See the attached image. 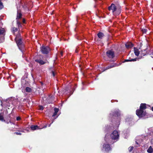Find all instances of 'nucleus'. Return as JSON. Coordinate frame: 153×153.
Instances as JSON below:
<instances>
[{
  "label": "nucleus",
  "instance_id": "obj_1",
  "mask_svg": "<svg viewBox=\"0 0 153 153\" xmlns=\"http://www.w3.org/2000/svg\"><path fill=\"white\" fill-rule=\"evenodd\" d=\"M108 10L111 11L113 14L117 15H119L121 11V7L119 4L115 5L113 3L108 7Z\"/></svg>",
  "mask_w": 153,
  "mask_h": 153
},
{
  "label": "nucleus",
  "instance_id": "obj_36",
  "mask_svg": "<svg viewBox=\"0 0 153 153\" xmlns=\"http://www.w3.org/2000/svg\"><path fill=\"white\" fill-rule=\"evenodd\" d=\"M52 74H53V76H55V74L54 72V71H52Z\"/></svg>",
  "mask_w": 153,
  "mask_h": 153
},
{
  "label": "nucleus",
  "instance_id": "obj_28",
  "mask_svg": "<svg viewBox=\"0 0 153 153\" xmlns=\"http://www.w3.org/2000/svg\"><path fill=\"white\" fill-rule=\"evenodd\" d=\"M133 149V146H131V147H129L128 148V150H129V151L130 152L131 151H132V150Z\"/></svg>",
  "mask_w": 153,
  "mask_h": 153
},
{
  "label": "nucleus",
  "instance_id": "obj_3",
  "mask_svg": "<svg viewBox=\"0 0 153 153\" xmlns=\"http://www.w3.org/2000/svg\"><path fill=\"white\" fill-rule=\"evenodd\" d=\"M146 108V104L145 103L141 104L140 109L136 111V114L139 117H142L144 116L146 114L145 109Z\"/></svg>",
  "mask_w": 153,
  "mask_h": 153
},
{
  "label": "nucleus",
  "instance_id": "obj_19",
  "mask_svg": "<svg viewBox=\"0 0 153 153\" xmlns=\"http://www.w3.org/2000/svg\"><path fill=\"white\" fill-rule=\"evenodd\" d=\"M132 119L131 118H127L126 119V121L128 124H130L131 122L132 121Z\"/></svg>",
  "mask_w": 153,
  "mask_h": 153
},
{
  "label": "nucleus",
  "instance_id": "obj_27",
  "mask_svg": "<svg viewBox=\"0 0 153 153\" xmlns=\"http://www.w3.org/2000/svg\"><path fill=\"white\" fill-rule=\"evenodd\" d=\"M59 109L57 108H55L54 109V111L55 113H57L58 112Z\"/></svg>",
  "mask_w": 153,
  "mask_h": 153
},
{
  "label": "nucleus",
  "instance_id": "obj_50",
  "mask_svg": "<svg viewBox=\"0 0 153 153\" xmlns=\"http://www.w3.org/2000/svg\"><path fill=\"white\" fill-rule=\"evenodd\" d=\"M1 0H0V2H1Z\"/></svg>",
  "mask_w": 153,
  "mask_h": 153
},
{
  "label": "nucleus",
  "instance_id": "obj_15",
  "mask_svg": "<svg viewBox=\"0 0 153 153\" xmlns=\"http://www.w3.org/2000/svg\"><path fill=\"white\" fill-rule=\"evenodd\" d=\"M30 127L31 129L33 131L39 129L38 126H37L32 125Z\"/></svg>",
  "mask_w": 153,
  "mask_h": 153
},
{
  "label": "nucleus",
  "instance_id": "obj_2",
  "mask_svg": "<svg viewBox=\"0 0 153 153\" xmlns=\"http://www.w3.org/2000/svg\"><path fill=\"white\" fill-rule=\"evenodd\" d=\"M120 133L117 131H114L110 134V137L108 138L107 136V139H110V143L111 144H113L115 142L118 140L119 137Z\"/></svg>",
  "mask_w": 153,
  "mask_h": 153
},
{
  "label": "nucleus",
  "instance_id": "obj_23",
  "mask_svg": "<svg viewBox=\"0 0 153 153\" xmlns=\"http://www.w3.org/2000/svg\"><path fill=\"white\" fill-rule=\"evenodd\" d=\"M119 66L118 64H117L116 63H114L113 64V65H112L110 67H115L116 66Z\"/></svg>",
  "mask_w": 153,
  "mask_h": 153
},
{
  "label": "nucleus",
  "instance_id": "obj_16",
  "mask_svg": "<svg viewBox=\"0 0 153 153\" xmlns=\"http://www.w3.org/2000/svg\"><path fill=\"white\" fill-rule=\"evenodd\" d=\"M97 36L100 39H102L104 36V33L102 32H99L97 34Z\"/></svg>",
  "mask_w": 153,
  "mask_h": 153
},
{
  "label": "nucleus",
  "instance_id": "obj_5",
  "mask_svg": "<svg viewBox=\"0 0 153 153\" xmlns=\"http://www.w3.org/2000/svg\"><path fill=\"white\" fill-rule=\"evenodd\" d=\"M110 140L107 139V135H106L105 138V142L102 145V150L103 151L108 152L111 151V148L110 147V144H111L110 143Z\"/></svg>",
  "mask_w": 153,
  "mask_h": 153
},
{
  "label": "nucleus",
  "instance_id": "obj_46",
  "mask_svg": "<svg viewBox=\"0 0 153 153\" xmlns=\"http://www.w3.org/2000/svg\"><path fill=\"white\" fill-rule=\"evenodd\" d=\"M58 116H57L56 117V118H55V119H56V118H57V117Z\"/></svg>",
  "mask_w": 153,
  "mask_h": 153
},
{
  "label": "nucleus",
  "instance_id": "obj_25",
  "mask_svg": "<svg viewBox=\"0 0 153 153\" xmlns=\"http://www.w3.org/2000/svg\"><path fill=\"white\" fill-rule=\"evenodd\" d=\"M3 7V5L2 3L1 2H0V9H1Z\"/></svg>",
  "mask_w": 153,
  "mask_h": 153
},
{
  "label": "nucleus",
  "instance_id": "obj_41",
  "mask_svg": "<svg viewBox=\"0 0 153 153\" xmlns=\"http://www.w3.org/2000/svg\"><path fill=\"white\" fill-rule=\"evenodd\" d=\"M119 123H118V124L116 127H118L119 126Z\"/></svg>",
  "mask_w": 153,
  "mask_h": 153
},
{
  "label": "nucleus",
  "instance_id": "obj_45",
  "mask_svg": "<svg viewBox=\"0 0 153 153\" xmlns=\"http://www.w3.org/2000/svg\"><path fill=\"white\" fill-rule=\"evenodd\" d=\"M22 132H24V131H21Z\"/></svg>",
  "mask_w": 153,
  "mask_h": 153
},
{
  "label": "nucleus",
  "instance_id": "obj_33",
  "mask_svg": "<svg viewBox=\"0 0 153 153\" xmlns=\"http://www.w3.org/2000/svg\"><path fill=\"white\" fill-rule=\"evenodd\" d=\"M20 117H18L16 118V120L17 121L20 120Z\"/></svg>",
  "mask_w": 153,
  "mask_h": 153
},
{
  "label": "nucleus",
  "instance_id": "obj_44",
  "mask_svg": "<svg viewBox=\"0 0 153 153\" xmlns=\"http://www.w3.org/2000/svg\"><path fill=\"white\" fill-rule=\"evenodd\" d=\"M47 127V126H45V127H44V128H46Z\"/></svg>",
  "mask_w": 153,
  "mask_h": 153
},
{
  "label": "nucleus",
  "instance_id": "obj_34",
  "mask_svg": "<svg viewBox=\"0 0 153 153\" xmlns=\"http://www.w3.org/2000/svg\"><path fill=\"white\" fill-rule=\"evenodd\" d=\"M57 114V113H55V112H54V113H53V115H52V116L53 117H55L56 115Z\"/></svg>",
  "mask_w": 153,
  "mask_h": 153
},
{
  "label": "nucleus",
  "instance_id": "obj_6",
  "mask_svg": "<svg viewBox=\"0 0 153 153\" xmlns=\"http://www.w3.org/2000/svg\"><path fill=\"white\" fill-rule=\"evenodd\" d=\"M17 16L16 18L17 24L18 25L19 28L22 27L21 22L19 20V19H20L22 18V14L21 13V10L20 9V7H18L17 6Z\"/></svg>",
  "mask_w": 153,
  "mask_h": 153
},
{
  "label": "nucleus",
  "instance_id": "obj_39",
  "mask_svg": "<svg viewBox=\"0 0 153 153\" xmlns=\"http://www.w3.org/2000/svg\"><path fill=\"white\" fill-rule=\"evenodd\" d=\"M46 102H48V103H51V102L50 101H47Z\"/></svg>",
  "mask_w": 153,
  "mask_h": 153
},
{
  "label": "nucleus",
  "instance_id": "obj_40",
  "mask_svg": "<svg viewBox=\"0 0 153 153\" xmlns=\"http://www.w3.org/2000/svg\"><path fill=\"white\" fill-rule=\"evenodd\" d=\"M60 54L62 56L63 54V52L62 51H61L60 52Z\"/></svg>",
  "mask_w": 153,
  "mask_h": 153
},
{
  "label": "nucleus",
  "instance_id": "obj_8",
  "mask_svg": "<svg viewBox=\"0 0 153 153\" xmlns=\"http://www.w3.org/2000/svg\"><path fill=\"white\" fill-rule=\"evenodd\" d=\"M40 51L43 54H47L50 51V48L48 46H42L40 48Z\"/></svg>",
  "mask_w": 153,
  "mask_h": 153
},
{
  "label": "nucleus",
  "instance_id": "obj_11",
  "mask_svg": "<svg viewBox=\"0 0 153 153\" xmlns=\"http://www.w3.org/2000/svg\"><path fill=\"white\" fill-rule=\"evenodd\" d=\"M134 54L132 53H130L128 55L129 56H130L129 59H127L125 60V62H128V61H130V62H134L136 61L137 59H138V58H137V57L135 58H132V55L134 56Z\"/></svg>",
  "mask_w": 153,
  "mask_h": 153
},
{
  "label": "nucleus",
  "instance_id": "obj_4",
  "mask_svg": "<svg viewBox=\"0 0 153 153\" xmlns=\"http://www.w3.org/2000/svg\"><path fill=\"white\" fill-rule=\"evenodd\" d=\"M20 35V33H19L16 36L15 40L19 49L22 53L23 54L24 52L25 51V46L21 38L19 37Z\"/></svg>",
  "mask_w": 153,
  "mask_h": 153
},
{
  "label": "nucleus",
  "instance_id": "obj_29",
  "mask_svg": "<svg viewBox=\"0 0 153 153\" xmlns=\"http://www.w3.org/2000/svg\"><path fill=\"white\" fill-rule=\"evenodd\" d=\"M149 54H152L153 55V50H150L149 51Z\"/></svg>",
  "mask_w": 153,
  "mask_h": 153
},
{
  "label": "nucleus",
  "instance_id": "obj_18",
  "mask_svg": "<svg viewBox=\"0 0 153 153\" xmlns=\"http://www.w3.org/2000/svg\"><path fill=\"white\" fill-rule=\"evenodd\" d=\"M147 152L149 153H152L153 152V149L152 146H150L147 150Z\"/></svg>",
  "mask_w": 153,
  "mask_h": 153
},
{
  "label": "nucleus",
  "instance_id": "obj_48",
  "mask_svg": "<svg viewBox=\"0 0 153 153\" xmlns=\"http://www.w3.org/2000/svg\"><path fill=\"white\" fill-rule=\"evenodd\" d=\"M58 116H57L56 117V118H55V119H56V118H57V117Z\"/></svg>",
  "mask_w": 153,
  "mask_h": 153
},
{
  "label": "nucleus",
  "instance_id": "obj_37",
  "mask_svg": "<svg viewBox=\"0 0 153 153\" xmlns=\"http://www.w3.org/2000/svg\"><path fill=\"white\" fill-rule=\"evenodd\" d=\"M151 143L153 145V139H152L151 141Z\"/></svg>",
  "mask_w": 153,
  "mask_h": 153
},
{
  "label": "nucleus",
  "instance_id": "obj_22",
  "mask_svg": "<svg viewBox=\"0 0 153 153\" xmlns=\"http://www.w3.org/2000/svg\"><path fill=\"white\" fill-rule=\"evenodd\" d=\"M18 28L16 27H13L12 29V31L13 33H14L15 32L18 31Z\"/></svg>",
  "mask_w": 153,
  "mask_h": 153
},
{
  "label": "nucleus",
  "instance_id": "obj_49",
  "mask_svg": "<svg viewBox=\"0 0 153 153\" xmlns=\"http://www.w3.org/2000/svg\"><path fill=\"white\" fill-rule=\"evenodd\" d=\"M41 84H42V85L43 83H41Z\"/></svg>",
  "mask_w": 153,
  "mask_h": 153
},
{
  "label": "nucleus",
  "instance_id": "obj_7",
  "mask_svg": "<svg viewBox=\"0 0 153 153\" xmlns=\"http://www.w3.org/2000/svg\"><path fill=\"white\" fill-rule=\"evenodd\" d=\"M148 45L146 44L145 46L141 48L140 51V54L141 56H144L146 54H149V49L148 48Z\"/></svg>",
  "mask_w": 153,
  "mask_h": 153
},
{
  "label": "nucleus",
  "instance_id": "obj_43",
  "mask_svg": "<svg viewBox=\"0 0 153 153\" xmlns=\"http://www.w3.org/2000/svg\"><path fill=\"white\" fill-rule=\"evenodd\" d=\"M152 110L153 111V107H152Z\"/></svg>",
  "mask_w": 153,
  "mask_h": 153
},
{
  "label": "nucleus",
  "instance_id": "obj_10",
  "mask_svg": "<svg viewBox=\"0 0 153 153\" xmlns=\"http://www.w3.org/2000/svg\"><path fill=\"white\" fill-rule=\"evenodd\" d=\"M107 56L110 58H113L114 57L115 55L114 52L112 50H109L106 52Z\"/></svg>",
  "mask_w": 153,
  "mask_h": 153
},
{
  "label": "nucleus",
  "instance_id": "obj_42",
  "mask_svg": "<svg viewBox=\"0 0 153 153\" xmlns=\"http://www.w3.org/2000/svg\"><path fill=\"white\" fill-rule=\"evenodd\" d=\"M53 122H52L50 124L49 126H48L49 127H50L51 126V124L53 123Z\"/></svg>",
  "mask_w": 153,
  "mask_h": 153
},
{
  "label": "nucleus",
  "instance_id": "obj_35",
  "mask_svg": "<svg viewBox=\"0 0 153 153\" xmlns=\"http://www.w3.org/2000/svg\"><path fill=\"white\" fill-rule=\"evenodd\" d=\"M49 97L50 98V99H51L52 100L53 99V96L52 97L51 96V97L50 96H49Z\"/></svg>",
  "mask_w": 153,
  "mask_h": 153
},
{
  "label": "nucleus",
  "instance_id": "obj_12",
  "mask_svg": "<svg viewBox=\"0 0 153 153\" xmlns=\"http://www.w3.org/2000/svg\"><path fill=\"white\" fill-rule=\"evenodd\" d=\"M37 62L39 63L40 65H42L46 63V61H44L40 59H37L35 60Z\"/></svg>",
  "mask_w": 153,
  "mask_h": 153
},
{
  "label": "nucleus",
  "instance_id": "obj_9",
  "mask_svg": "<svg viewBox=\"0 0 153 153\" xmlns=\"http://www.w3.org/2000/svg\"><path fill=\"white\" fill-rule=\"evenodd\" d=\"M121 114L120 111L118 109H116L114 111L110 114L109 117H112V116H117L120 115Z\"/></svg>",
  "mask_w": 153,
  "mask_h": 153
},
{
  "label": "nucleus",
  "instance_id": "obj_24",
  "mask_svg": "<svg viewBox=\"0 0 153 153\" xmlns=\"http://www.w3.org/2000/svg\"><path fill=\"white\" fill-rule=\"evenodd\" d=\"M142 141V140H141V141L140 142L138 141L137 140L135 141V143H136V144H137V145H139L141 143Z\"/></svg>",
  "mask_w": 153,
  "mask_h": 153
},
{
  "label": "nucleus",
  "instance_id": "obj_51",
  "mask_svg": "<svg viewBox=\"0 0 153 153\" xmlns=\"http://www.w3.org/2000/svg\"><path fill=\"white\" fill-rule=\"evenodd\" d=\"M152 70H153V69H152Z\"/></svg>",
  "mask_w": 153,
  "mask_h": 153
},
{
  "label": "nucleus",
  "instance_id": "obj_13",
  "mask_svg": "<svg viewBox=\"0 0 153 153\" xmlns=\"http://www.w3.org/2000/svg\"><path fill=\"white\" fill-rule=\"evenodd\" d=\"M134 49L135 54L137 56L139 54H140V51L137 48H134Z\"/></svg>",
  "mask_w": 153,
  "mask_h": 153
},
{
  "label": "nucleus",
  "instance_id": "obj_21",
  "mask_svg": "<svg viewBox=\"0 0 153 153\" xmlns=\"http://www.w3.org/2000/svg\"><path fill=\"white\" fill-rule=\"evenodd\" d=\"M25 91L27 92H30L32 91V89L30 88L29 87H27L25 88Z\"/></svg>",
  "mask_w": 153,
  "mask_h": 153
},
{
  "label": "nucleus",
  "instance_id": "obj_32",
  "mask_svg": "<svg viewBox=\"0 0 153 153\" xmlns=\"http://www.w3.org/2000/svg\"><path fill=\"white\" fill-rule=\"evenodd\" d=\"M14 133L16 134L17 135H21L22 134L21 133L18 132H15Z\"/></svg>",
  "mask_w": 153,
  "mask_h": 153
},
{
  "label": "nucleus",
  "instance_id": "obj_47",
  "mask_svg": "<svg viewBox=\"0 0 153 153\" xmlns=\"http://www.w3.org/2000/svg\"><path fill=\"white\" fill-rule=\"evenodd\" d=\"M58 116H57L56 117V118H55V119H56V118H57V117Z\"/></svg>",
  "mask_w": 153,
  "mask_h": 153
},
{
  "label": "nucleus",
  "instance_id": "obj_20",
  "mask_svg": "<svg viewBox=\"0 0 153 153\" xmlns=\"http://www.w3.org/2000/svg\"><path fill=\"white\" fill-rule=\"evenodd\" d=\"M113 128L112 127L107 126L106 127L105 131L108 132H109L110 131H111V130Z\"/></svg>",
  "mask_w": 153,
  "mask_h": 153
},
{
  "label": "nucleus",
  "instance_id": "obj_38",
  "mask_svg": "<svg viewBox=\"0 0 153 153\" xmlns=\"http://www.w3.org/2000/svg\"><path fill=\"white\" fill-rule=\"evenodd\" d=\"M22 22L23 23H25V20L24 19H23L22 20Z\"/></svg>",
  "mask_w": 153,
  "mask_h": 153
},
{
  "label": "nucleus",
  "instance_id": "obj_26",
  "mask_svg": "<svg viewBox=\"0 0 153 153\" xmlns=\"http://www.w3.org/2000/svg\"><path fill=\"white\" fill-rule=\"evenodd\" d=\"M147 30V29H143L142 30V32L144 33H146V32Z\"/></svg>",
  "mask_w": 153,
  "mask_h": 153
},
{
  "label": "nucleus",
  "instance_id": "obj_14",
  "mask_svg": "<svg viewBox=\"0 0 153 153\" xmlns=\"http://www.w3.org/2000/svg\"><path fill=\"white\" fill-rule=\"evenodd\" d=\"M125 46L127 48H130L133 46V45L131 42H128L125 44Z\"/></svg>",
  "mask_w": 153,
  "mask_h": 153
},
{
  "label": "nucleus",
  "instance_id": "obj_17",
  "mask_svg": "<svg viewBox=\"0 0 153 153\" xmlns=\"http://www.w3.org/2000/svg\"><path fill=\"white\" fill-rule=\"evenodd\" d=\"M0 121L2 122H5V120L4 119L3 114L2 113H0Z\"/></svg>",
  "mask_w": 153,
  "mask_h": 153
},
{
  "label": "nucleus",
  "instance_id": "obj_31",
  "mask_svg": "<svg viewBox=\"0 0 153 153\" xmlns=\"http://www.w3.org/2000/svg\"><path fill=\"white\" fill-rule=\"evenodd\" d=\"M102 68V72L104 71L105 70H107L108 69V68L105 69V68Z\"/></svg>",
  "mask_w": 153,
  "mask_h": 153
},
{
  "label": "nucleus",
  "instance_id": "obj_30",
  "mask_svg": "<svg viewBox=\"0 0 153 153\" xmlns=\"http://www.w3.org/2000/svg\"><path fill=\"white\" fill-rule=\"evenodd\" d=\"M39 109L40 110H43L44 109V108L42 106H40L39 107Z\"/></svg>",
  "mask_w": 153,
  "mask_h": 153
}]
</instances>
